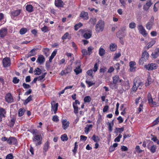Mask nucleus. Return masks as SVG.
I'll use <instances>...</instances> for the list:
<instances>
[{"instance_id":"nucleus-32","label":"nucleus","mask_w":159,"mask_h":159,"mask_svg":"<svg viewBox=\"0 0 159 159\" xmlns=\"http://www.w3.org/2000/svg\"><path fill=\"white\" fill-rule=\"evenodd\" d=\"M91 139L96 143H98L100 140V139L98 136L94 134L92 137Z\"/></svg>"},{"instance_id":"nucleus-25","label":"nucleus","mask_w":159,"mask_h":159,"mask_svg":"<svg viewBox=\"0 0 159 159\" xmlns=\"http://www.w3.org/2000/svg\"><path fill=\"white\" fill-rule=\"evenodd\" d=\"M50 143L48 141H47L44 144L43 150L44 152H46L50 147Z\"/></svg>"},{"instance_id":"nucleus-28","label":"nucleus","mask_w":159,"mask_h":159,"mask_svg":"<svg viewBox=\"0 0 159 159\" xmlns=\"http://www.w3.org/2000/svg\"><path fill=\"white\" fill-rule=\"evenodd\" d=\"M155 43L156 41L154 40H152L151 42L148 43V46H145V48L146 49H148L149 48L151 47Z\"/></svg>"},{"instance_id":"nucleus-23","label":"nucleus","mask_w":159,"mask_h":159,"mask_svg":"<svg viewBox=\"0 0 159 159\" xmlns=\"http://www.w3.org/2000/svg\"><path fill=\"white\" fill-rule=\"evenodd\" d=\"M117 48V45L115 43H111L110 45L109 48L111 51H115Z\"/></svg>"},{"instance_id":"nucleus-59","label":"nucleus","mask_w":159,"mask_h":159,"mask_svg":"<svg viewBox=\"0 0 159 159\" xmlns=\"http://www.w3.org/2000/svg\"><path fill=\"white\" fill-rule=\"evenodd\" d=\"M13 156L12 154L10 153L6 157V159H13Z\"/></svg>"},{"instance_id":"nucleus-53","label":"nucleus","mask_w":159,"mask_h":159,"mask_svg":"<svg viewBox=\"0 0 159 159\" xmlns=\"http://www.w3.org/2000/svg\"><path fill=\"white\" fill-rule=\"evenodd\" d=\"M81 52L83 56H86L88 55V51L86 49H83L81 51Z\"/></svg>"},{"instance_id":"nucleus-41","label":"nucleus","mask_w":159,"mask_h":159,"mask_svg":"<svg viewBox=\"0 0 159 159\" xmlns=\"http://www.w3.org/2000/svg\"><path fill=\"white\" fill-rule=\"evenodd\" d=\"M73 107L74 109V112L75 114H77L78 113V107L77 105H75V104H73Z\"/></svg>"},{"instance_id":"nucleus-40","label":"nucleus","mask_w":159,"mask_h":159,"mask_svg":"<svg viewBox=\"0 0 159 159\" xmlns=\"http://www.w3.org/2000/svg\"><path fill=\"white\" fill-rule=\"evenodd\" d=\"M35 49H33L31 50L28 54L29 56H33L36 54V52H35Z\"/></svg>"},{"instance_id":"nucleus-9","label":"nucleus","mask_w":159,"mask_h":159,"mask_svg":"<svg viewBox=\"0 0 159 159\" xmlns=\"http://www.w3.org/2000/svg\"><path fill=\"white\" fill-rule=\"evenodd\" d=\"M2 63L3 66L6 67L10 66L11 65V61L9 58L5 57L2 60Z\"/></svg>"},{"instance_id":"nucleus-12","label":"nucleus","mask_w":159,"mask_h":159,"mask_svg":"<svg viewBox=\"0 0 159 159\" xmlns=\"http://www.w3.org/2000/svg\"><path fill=\"white\" fill-rule=\"evenodd\" d=\"M45 58L42 55L39 56L36 60V62L40 65L43 64L45 61Z\"/></svg>"},{"instance_id":"nucleus-19","label":"nucleus","mask_w":159,"mask_h":159,"mask_svg":"<svg viewBox=\"0 0 159 159\" xmlns=\"http://www.w3.org/2000/svg\"><path fill=\"white\" fill-rule=\"evenodd\" d=\"M148 102L149 103L150 105H155L156 102L153 101V99L152 98L151 95L150 93H148Z\"/></svg>"},{"instance_id":"nucleus-42","label":"nucleus","mask_w":159,"mask_h":159,"mask_svg":"<svg viewBox=\"0 0 159 159\" xmlns=\"http://www.w3.org/2000/svg\"><path fill=\"white\" fill-rule=\"evenodd\" d=\"M34 72H35V75H39L41 73V70L39 68H37L34 70Z\"/></svg>"},{"instance_id":"nucleus-56","label":"nucleus","mask_w":159,"mask_h":159,"mask_svg":"<svg viewBox=\"0 0 159 159\" xmlns=\"http://www.w3.org/2000/svg\"><path fill=\"white\" fill-rule=\"evenodd\" d=\"M31 133L32 134L33 136H34L35 135H39L38 134V132L37 129H33L32 130Z\"/></svg>"},{"instance_id":"nucleus-35","label":"nucleus","mask_w":159,"mask_h":159,"mask_svg":"<svg viewBox=\"0 0 159 159\" xmlns=\"http://www.w3.org/2000/svg\"><path fill=\"white\" fill-rule=\"evenodd\" d=\"M124 130V128L122 127L121 128H116L115 131V133H121Z\"/></svg>"},{"instance_id":"nucleus-55","label":"nucleus","mask_w":159,"mask_h":159,"mask_svg":"<svg viewBox=\"0 0 159 159\" xmlns=\"http://www.w3.org/2000/svg\"><path fill=\"white\" fill-rule=\"evenodd\" d=\"M107 124L108 126V128L109 131L110 132L112 131V125L111 123L110 122H108L107 123Z\"/></svg>"},{"instance_id":"nucleus-17","label":"nucleus","mask_w":159,"mask_h":159,"mask_svg":"<svg viewBox=\"0 0 159 159\" xmlns=\"http://www.w3.org/2000/svg\"><path fill=\"white\" fill-rule=\"evenodd\" d=\"M52 105V111H53L54 113H56L58 109V103H55L54 101H52L51 102Z\"/></svg>"},{"instance_id":"nucleus-63","label":"nucleus","mask_w":159,"mask_h":159,"mask_svg":"<svg viewBox=\"0 0 159 159\" xmlns=\"http://www.w3.org/2000/svg\"><path fill=\"white\" fill-rule=\"evenodd\" d=\"M87 74L89 75L92 76L93 75V70H88L86 72Z\"/></svg>"},{"instance_id":"nucleus-15","label":"nucleus","mask_w":159,"mask_h":159,"mask_svg":"<svg viewBox=\"0 0 159 159\" xmlns=\"http://www.w3.org/2000/svg\"><path fill=\"white\" fill-rule=\"evenodd\" d=\"M130 69L129 70L130 71H134L136 70V67L135 66L136 64L134 61H131L129 63Z\"/></svg>"},{"instance_id":"nucleus-18","label":"nucleus","mask_w":159,"mask_h":159,"mask_svg":"<svg viewBox=\"0 0 159 159\" xmlns=\"http://www.w3.org/2000/svg\"><path fill=\"white\" fill-rule=\"evenodd\" d=\"M55 5L57 7H63L64 4L61 0H55Z\"/></svg>"},{"instance_id":"nucleus-49","label":"nucleus","mask_w":159,"mask_h":159,"mask_svg":"<svg viewBox=\"0 0 159 159\" xmlns=\"http://www.w3.org/2000/svg\"><path fill=\"white\" fill-rule=\"evenodd\" d=\"M156 149V146L155 145H153L151 147L150 150L152 153H154L155 152Z\"/></svg>"},{"instance_id":"nucleus-24","label":"nucleus","mask_w":159,"mask_h":159,"mask_svg":"<svg viewBox=\"0 0 159 159\" xmlns=\"http://www.w3.org/2000/svg\"><path fill=\"white\" fill-rule=\"evenodd\" d=\"M74 71L76 75H78L79 74L81 73L82 70L80 68V65L79 63L78 66L76 67L75 69L74 70Z\"/></svg>"},{"instance_id":"nucleus-7","label":"nucleus","mask_w":159,"mask_h":159,"mask_svg":"<svg viewBox=\"0 0 159 159\" xmlns=\"http://www.w3.org/2000/svg\"><path fill=\"white\" fill-rule=\"evenodd\" d=\"M138 30L139 32L143 36H146L148 34L144 27L142 25H139L138 26Z\"/></svg>"},{"instance_id":"nucleus-61","label":"nucleus","mask_w":159,"mask_h":159,"mask_svg":"<svg viewBox=\"0 0 159 159\" xmlns=\"http://www.w3.org/2000/svg\"><path fill=\"white\" fill-rule=\"evenodd\" d=\"M68 73V72H67L66 70H62V71L61 73H60V74L61 75H66V74Z\"/></svg>"},{"instance_id":"nucleus-6","label":"nucleus","mask_w":159,"mask_h":159,"mask_svg":"<svg viewBox=\"0 0 159 159\" xmlns=\"http://www.w3.org/2000/svg\"><path fill=\"white\" fill-rule=\"evenodd\" d=\"M158 66L156 64L152 63L145 65V67L148 70H152L157 69Z\"/></svg>"},{"instance_id":"nucleus-22","label":"nucleus","mask_w":159,"mask_h":159,"mask_svg":"<svg viewBox=\"0 0 159 159\" xmlns=\"http://www.w3.org/2000/svg\"><path fill=\"white\" fill-rule=\"evenodd\" d=\"M92 32L91 30H89L85 32L83 36L86 39H88L90 38L92 36Z\"/></svg>"},{"instance_id":"nucleus-20","label":"nucleus","mask_w":159,"mask_h":159,"mask_svg":"<svg viewBox=\"0 0 159 159\" xmlns=\"http://www.w3.org/2000/svg\"><path fill=\"white\" fill-rule=\"evenodd\" d=\"M80 16L84 20H87L89 19L88 14L87 12L82 11L80 15Z\"/></svg>"},{"instance_id":"nucleus-4","label":"nucleus","mask_w":159,"mask_h":159,"mask_svg":"<svg viewBox=\"0 0 159 159\" xmlns=\"http://www.w3.org/2000/svg\"><path fill=\"white\" fill-rule=\"evenodd\" d=\"M154 24V18L153 16L151 17L149 21L146 24V27L147 29L150 30L152 28Z\"/></svg>"},{"instance_id":"nucleus-8","label":"nucleus","mask_w":159,"mask_h":159,"mask_svg":"<svg viewBox=\"0 0 159 159\" xmlns=\"http://www.w3.org/2000/svg\"><path fill=\"white\" fill-rule=\"evenodd\" d=\"M22 10L20 9H18L17 10H14L11 11V16L12 18H13L15 17H16L18 16L21 13Z\"/></svg>"},{"instance_id":"nucleus-54","label":"nucleus","mask_w":159,"mask_h":159,"mask_svg":"<svg viewBox=\"0 0 159 159\" xmlns=\"http://www.w3.org/2000/svg\"><path fill=\"white\" fill-rule=\"evenodd\" d=\"M85 82L86 83L88 84L89 87H90L95 84V83H93L92 81L88 80H86Z\"/></svg>"},{"instance_id":"nucleus-47","label":"nucleus","mask_w":159,"mask_h":159,"mask_svg":"<svg viewBox=\"0 0 159 159\" xmlns=\"http://www.w3.org/2000/svg\"><path fill=\"white\" fill-rule=\"evenodd\" d=\"M94 49V48L92 47V46H90L88 48V55H90L92 53V50H93Z\"/></svg>"},{"instance_id":"nucleus-30","label":"nucleus","mask_w":159,"mask_h":159,"mask_svg":"<svg viewBox=\"0 0 159 159\" xmlns=\"http://www.w3.org/2000/svg\"><path fill=\"white\" fill-rule=\"evenodd\" d=\"M105 50L101 47L99 50V54L100 56H103L105 54Z\"/></svg>"},{"instance_id":"nucleus-62","label":"nucleus","mask_w":159,"mask_h":159,"mask_svg":"<svg viewBox=\"0 0 159 159\" xmlns=\"http://www.w3.org/2000/svg\"><path fill=\"white\" fill-rule=\"evenodd\" d=\"M52 120L53 121L56 122L58 121L59 120V119L58 118V116L57 115H55L53 116Z\"/></svg>"},{"instance_id":"nucleus-11","label":"nucleus","mask_w":159,"mask_h":159,"mask_svg":"<svg viewBox=\"0 0 159 159\" xmlns=\"http://www.w3.org/2000/svg\"><path fill=\"white\" fill-rule=\"evenodd\" d=\"M6 111L4 108L0 107V122L2 121V119L6 117Z\"/></svg>"},{"instance_id":"nucleus-3","label":"nucleus","mask_w":159,"mask_h":159,"mask_svg":"<svg viewBox=\"0 0 159 159\" xmlns=\"http://www.w3.org/2000/svg\"><path fill=\"white\" fill-rule=\"evenodd\" d=\"M33 142L35 144L36 146H38L42 144V138L41 135H35L32 138Z\"/></svg>"},{"instance_id":"nucleus-34","label":"nucleus","mask_w":159,"mask_h":159,"mask_svg":"<svg viewBox=\"0 0 159 159\" xmlns=\"http://www.w3.org/2000/svg\"><path fill=\"white\" fill-rule=\"evenodd\" d=\"M142 57H144V58L148 59V58L149 57V54L147 51H144L142 53Z\"/></svg>"},{"instance_id":"nucleus-21","label":"nucleus","mask_w":159,"mask_h":159,"mask_svg":"<svg viewBox=\"0 0 159 159\" xmlns=\"http://www.w3.org/2000/svg\"><path fill=\"white\" fill-rule=\"evenodd\" d=\"M151 55L153 58H157L159 56V48L156 49Z\"/></svg>"},{"instance_id":"nucleus-10","label":"nucleus","mask_w":159,"mask_h":159,"mask_svg":"<svg viewBox=\"0 0 159 159\" xmlns=\"http://www.w3.org/2000/svg\"><path fill=\"white\" fill-rule=\"evenodd\" d=\"M6 101L8 103H12L13 102V99L11 94L10 93H7L5 97Z\"/></svg>"},{"instance_id":"nucleus-50","label":"nucleus","mask_w":159,"mask_h":159,"mask_svg":"<svg viewBox=\"0 0 159 159\" xmlns=\"http://www.w3.org/2000/svg\"><path fill=\"white\" fill-rule=\"evenodd\" d=\"M96 19L95 18H91L90 19L89 22L92 24L94 25L95 24Z\"/></svg>"},{"instance_id":"nucleus-36","label":"nucleus","mask_w":159,"mask_h":159,"mask_svg":"<svg viewBox=\"0 0 159 159\" xmlns=\"http://www.w3.org/2000/svg\"><path fill=\"white\" fill-rule=\"evenodd\" d=\"M27 31V30L26 28H23L21 29L19 31L20 34H24Z\"/></svg>"},{"instance_id":"nucleus-48","label":"nucleus","mask_w":159,"mask_h":159,"mask_svg":"<svg viewBox=\"0 0 159 159\" xmlns=\"http://www.w3.org/2000/svg\"><path fill=\"white\" fill-rule=\"evenodd\" d=\"M41 31L44 33L46 32L48 30V27L46 26H44L41 28Z\"/></svg>"},{"instance_id":"nucleus-13","label":"nucleus","mask_w":159,"mask_h":159,"mask_svg":"<svg viewBox=\"0 0 159 159\" xmlns=\"http://www.w3.org/2000/svg\"><path fill=\"white\" fill-rule=\"evenodd\" d=\"M62 128L64 129H66L69 126L70 123L66 119H63L61 120Z\"/></svg>"},{"instance_id":"nucleus-33","label":"nucleus","mask_w":159,"mask_h":159,"mask_svg":"<svg viewBox=\"0 0 159 159\" xmlns=\"http://www.w3.org/2000/svg\"><path fill=\"white\" fill-rule=\"evenodd\" d=\"M70 37L69 33L68 32H66L65 34L62 37L61 39L62 40H65L66 39H70Z\"/></svg>"},{"instance_id":"nucleus-58","label":"nucleus","mask_w":159,"mask_h":159,"mask_svg":"<svg viewBox=\"0 0 159 159\" xmlns=\"http://www.w3.org/2000/svg\"><path fill=\"white\" fill-rule=\"evenodd\" d=\"M151 139L152 140L156 142L158 144H159V140L157 139L156 137L154 136Z\"/></svg>"},{"instance_id":"nucleus-31","label":"nucleus","mask_w":159,"mask_h":159,"mask_svg":"<svg viewBox=\"0 0 159 159\" xmlns=\"http://www.w3.org/2000/svg\"><path fill=\"white\" fill-rule=\"evenodd\" d=\"M33 97V96L30 95L26 99L24 100V104H27L29 102L31 101Z\"/></svg>"},{"instance_id":"nucleus-51","label":"nucleus","mask_w":159,"mask_h":159,"mask_svg":"<svg viewBox=\"0 0 159 159\" xmlns=\"http://www.w3.org/2000/svg\"><path fill=\"white\" fill-rule=\"evenodd\" d=\"M122 137V135L120 134H119L118 137L116 138L114 140L115 142H119L120 141V139Z\"/></svg>"},{"instance_id":"nucleus-39","label":"nucleus","mask_w":159,"mask_h":159,"mask_svg":"<svg viewBox=\"0 0 159 159\" xmlns=\"http://www.w3.org/2000/svg\"><path fill=\"white\" fill-rule=\"evenodd\" d=\"M147 60V59L144 58V57H142L139 61V65H143L144 62H145Z\"/></svg>"},{"instance_id":"nucleus-45","label":"nucleus","mask_w":159,"mask_h":159,"mask_svg":"<svg viewBox=\"0 0 159 159\" xmlns=\"http://www.w3.org/2000/svg\"><path fill=\"white\" fill-rule=\"evenodd\" d=\"M82 26V24L81 23H79L78 24H76L74 26L75 30H77L79 28Z\"/></svg>"},{"instance_id":"nucleus-2","label":"nucleus","mask_w":159,"mask_h":159,"mask_svg":"<svg viewBox=\"0 0 159 159\" xmlns=\"http://www.w3.org/2000/svg\"><path fill=\"white\" fill-rule=\"evenodd\" d=\"M105 23L103 20H100L97 22L95 26V30L97 33L102 32L104 30Z\"/></svg>"},{"instance_id":"nucleus-16","label":"nucleus","mask_w":159,"mask_h":159,"mask_svg":"<svg viewBox=\"0 0 159 159\" xmlns=\"http://www.w3.org/2000/svg\"><path fill=\"white\" fill-rule=\"evenodd\" d=\"M7 33V30L6 28H3L0 30V37L3 38L5 37Z\"/></svg>"},{"instance_id":"nucleus-29","label":"nucleus","mask_w":159,"mask_h":159,"mask_svg":"<svg viewBox=\"0 0 159 159\" xmlns=\"http://www.w3.org/2000/svg\"><path fill=\"white\" fill-rule=\"evenodd\" d=\"M15 119L13 117H11V120L10 121L8 124V126L11 127H13L15 124Z\"/></svg>"},{"instance_id":"nucleus-57","label":"nucleus","mask_w":159,"mask_h":159,"mask_svg":"<svg viewBox=\"0 0 159 159\" xmlns=\"http://www.w3.org/2000/svg\"><path fill=\"white\" fill-rule=\"evenodd\" d=\"M20 80L19 79H17L16 77H14L13 79V82L14 84H17L19 83Z\"/></svg>"},{"instance_id":"nucleus-46","label":"nucleus","mask_w":159,"mask_h":159,"mask_svg":"<svg viewBox=\"0 0 159 159\" xmlns=\"http://www.w3.org/2000/svg\"><path fill=\"white\" fill-rule=\"evenodd\" d=\"M121 56V54L120 52L115 53L114 54V59L116 60L117 59L119 58Z\"/></svg>"},{"instance_id":"nucleus-38","label":"nucleus","mask_w":159,"mask_h":159,"mask_svg":"<svg viewBox=\"0 0 159 159\" xmlns=\"http://www.w3.org/2000/svg\"><path fill=\"white\" fill-rule=\"evenodd\" d=\"M49 49L48 48H44L43 50V51L44 54L47 56L49 55Z\"/></svg>"},{"instance_id":"nucleus-37","label":"nucleus","mask_w":159,"mask_h":159,"mask_svg":"<svg viewBox=\"0 0 159 159\" xmlns=\"http://www.w3.org/2000/svg\"><path fill=\"white\" fill-rule=\"evenodd\" d=\"M91 100V98L89 96H86L84 98V102H89Z\"/></svg>"},{"instance_id":"nucleus-5","label":"nucleus","mask_w":159,"mask_h":159,"mask_svg":"<svg viewBox=\"0 0 159 159\" xmlns=\"http://www.w3.org/2000/svg\"><path fill=\"white\" fill-rule=\"evenodd\" d=\"M113 84L115 85H116L118 83H121L122 84V82L123 81L122 79H120L119 75H116L112 77Z\"/></svg>"},{"instance_id":"nucleus-27","label":"nucleus","mask_w":159,"mask_h":159,"mask_svg":"<svg viewBox=\"0 0 159 159\" xmlns=\"http://www.w3.org/2000/svg\"><path fill=\"white\" fill-rule=\"evenodd\" d=\"M26 10L29 12H31L34 11V7L31 5H27L25 6Z\"/></svg>"},{"instance_id":"nucleus-14","label":"nucleus","mask_w":159,"mask_h":159,"mask_svg":"<svg viewBox=\"0 0 159 159\" xmlns=\"http://www.w3.org/2000/svg\"><path fill=\"white\" fill-rule=\"evenodd\" d=\"M17 142L16 139L14 137H10L7 140V143L10 144H15Z\"/></svg>"},{"instance_id":"nucleus-44","label":"nucleus","mask_w":159,"mask_h":159,"mask_svg":"<svg viewBox=\"0 0 159 159\" xmlns=\"http://www.w3.org/2000/svg\"><path fill=\"white\" fill-rule=\"evenodd\" d=\"M25 112V110L22 108H20L19 109L18 111V115L19 116H22L24 114Z\"/></svg>"},{"instance_id":"nucleus-1","label":"nucleus","mask_w":159,"mask_h":159,"mask_svg":"<svg viewBox=\"0 0 159 159\" xmlns=\"http://www.w3.org/2000/svg\"><path fill=\"white\" fill-rule=\"evenodd\" d=\"M143 84L142 82L140 79L139 77H136L134 80V85L132 89L134 91H136L138 88L141 89Z\"/></svg>"},{"instance_id":"nucleus-60","label":"nucleus","mask_w":159,"mask_h":159,"mask_svg":"<svg viewBox=\"0 0 159 159\" xmlns=\"http://www.w3.org/2000/svg\"><path fill=\"white\" fill-rule=\"evenodd\" d=\"M57 49L55 50L52 52V53L51 54V56H50V57H51L52 58H53L56 55V53H57Z\"/></svg>"},{"instance_id":"nucleus-26","label":"nucleus","mask_w":159,"mask_h":159,"mask_svg":"<svg viewBox=\"0 0 159 159\" xmlns=\"http://www.w3.org/2000/svg\"><path fill=\"white\" fill-rule=\"evenodd\" d=\"M93 125L91 124L87 125L86 127L84 128V132L86 134H88L90 131V129L92 128Z\"/></svg>"},{"instance_id":"nucleus-52","label":"nucleus","mask_w":159,"mask_h":159,"mask_svg":"<svg viewBox=\"0 0 159 159\" xmlns=\"http://www.w3.org/2000/svg\"><path fill=\"white\" fill-rule=\"evenodd\" d=\"M129 27L131 29H134L136 27V24L134 22H131L129 24Z\"/></svg>"},{"instance_id":"nucleus-43","label":"nucleus","mask_w":159,"mask_h":159,"mask_svg":"<svg viewBox=\"0 0 159 159\" xmlns=\"http://www.w3.org/2000/svg\"><path fill=\"white\" fill-rule=\"evenodd\" d=\"M61 139L62 141H67L68 139V138L66 134H64L62 135L61 136Z\"/></svg>"},{"instance_id":"nucleus-64","label":"nucleus","mask_w":159,"mask_h":159,"mask_svg":"<svg viewBox=\"0 0 159 159\" xmlns=\"http://www.w3.org/2000/svg\"><path fill=\"white\" fill-rule=\"evenodd\" d=\"M98 65L97 63H96L94 65L93 71L94 72H96L98 70Z\"/></svg>"}]
</instances>
